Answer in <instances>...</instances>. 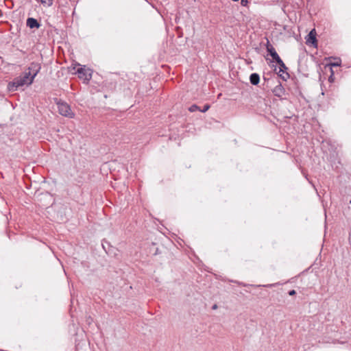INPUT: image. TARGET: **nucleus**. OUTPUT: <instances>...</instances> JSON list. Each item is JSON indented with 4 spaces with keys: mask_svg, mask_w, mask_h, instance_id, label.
Returning a JSON list of instances; mask_svg holds the SVG:
<instances>
[{
    "mask_svg": "<svg viewBox=\"0 0 351 351\" xmlns=\"http://www.w3.org/2000/svg\"><path fill=\"white\" fill-rule=\"evenodd\" d=\"M30 73H24L23 75L18 76L8 84V90L10 92H14L21 88L24 86H29L30 83Z\"/></svg>",
    "mask_w": 351,
    "mask_h": 351,
    "instance_id": "1",
    "label": "nucleus"
},
{
    "mask_svg": "<svg viewBox=\"0 0 351 351\" xmlns=\"http://www.w3.org/2000/svg\"><path fill=\"white\" fill-rule=\"evenodd\" d=\"M189 111H190V112H195V111H197V110H200V108H199L197 105L193 104V105H192V106L189 108Z\"/></svg>",
    "mask_w": 351,
    "mask_h": 351,
    "instance_id": "11",
    "label": "nucleus"
},
{
    "mask_svg": "<svg viewBox=\"0 0 351 351\" xmlns=\"http://www.w3.org/2000/svg\"><path fill=\"white\" fill-rule=\"evenodd\" d=\"M296 294V291L295 290H291L289 291V295H294Z\"/></svg>",
    "mask_w": 351,
    "mask_h": 351,
    "instance_id": "14",
    "label": "nucleus"
},
{
    "mask_svg": "<svg viewBox=\"0 0 351 351\" xmlns=\"http://www.w3.org/2000/svg\"><path fill=\"white\" fill-rule=\"evenodd\" d=\"M77 73L80 79L88 82L91 79V74L88 72L85 68H79L77 70Z\"/></svg>",
    "mask_w": 351,
    "mask_h": 351,
    "instance_id": "6",
    "label": "nucleus"
},
{
    "mask_svg": "<svg viewBox=\"0 0 351 351\" xmlns=\"http://www.w3.org/2000/svg\"><path fill=\"white\" fill-rule=\"evenodd\" d=\"M250 83L253 85H257L260 82V77L258 73H252L250 76Z\"/></svg>",
    "mask_w": 351,
    "mask_h": 351,
    "instance_id": "10",
    "label": "nucleus"
},
{
    "mask_svg": "<svg viewBox=\"0 0 351 351\" xmlns=\"http://www.w3.org/2000/svg\"><path fill=\"white\" fill-rule=\"evenodd\" d=\"M56 104L58 106V112L61 115L69 118L74 117V113L72 112L70 106L67 103L59 101Z\"/></svg>",
    "mask_w": 351,
    "mask_h": 351,
    "instance_id": "2",
    "label": "nucleus"
},
{
    "mask_svg": "<svg viewBox=\"0 0 351 351\" xmlns=\"http://www.w3.org/2000/svg\"><path fill=\"white\" fill-rule=\"evenodd\" d=\"M306 44H311L314 47H317V40L316 38V32L315 29H312L307 36L306 38Z\"/></svg>",
    "mask_w": 351,
    "mask_h": 351,
    "instance_id": "7",
    "label": "nucleus"
},
{
    "mask_svg": "<svg viewBox=\"0 0 351 351\" xmlns=\"http://www.w3.org/2000/svg\"><path fill=\"white\" fill-rule=\"evenodd\" d=\"M40 1H41V3H46V1H45V0H40Z\"/></svg>",
    "mask_w": 351,
    "mask_h": 351,
    "instance_id": "17",
    "label": "nucleus"
},
{
    "mask_svg": "<svg viewBox=\"0 0 351 351\" xmlns=\"http://www.w3.org/2000/svg\"><path fill=\"white\" fill-rule=\"evenodd\" d=\"M272 93L276 97L280 99H283V97L286 95V90L280 83L273 88Z\"/></svg>",
    "mask_w": 351,
    "mask_h": 351,
    "instance_id": "5",
    "label": "nucleus"
},
{
    "mask_svg": "<svg viewBox=\"0 0 351 351\" xmlns=\"http://www.w3.org/2000/svg\"><path fill=\"white\" fill-rule=\"evenodd\" d=\"M266 49L267 51L271 56L274 61H275L276 63L281 62V58H280L275 48L272 46V45L270 43L268 39H267Z\"/></svg>",
    "mask_w": 351,
    "mask_h": 351,
    "instance_id": "4",
    "label": "nucleus"
},
{
    "mask_svg": "<svg viewBox=\"0 0 351 351\" xmlns=\"http://www.w3.org/2000/svg\"><path fill=\"white\" fill-rule=\"evenodd\" d=\"M277 64L279 65V73H285V75H283L282 74H279V76L283 80H287V78L289 77V74L288 73H287V70L288 69V68L287 67V66L285 65V64L283 62V61L281 60V62H277Z\"/></svg>",
    "mask_w": 351,
    "mask_h": 351,
    "instance_id": "8",
    "label": "nucleus"
},
{
    "mask_svg": "<svg viewBox=\"0 0 351 351\" xmlns=\"http://www.w3.org/2000/svg\"><path fill=\"white\" fill-rule=\"evenodd\" d=\"M213 309H217V304H214L212 307Z\"/></svg>",
    "mask_w": 351,
    "mask_h": 351,
    "instance_id": "16",
    "label": "nucleus"
},
{
    "mask_svg": "<svg viewBox=\"0 0 351 351\" xmlns=\"http://www.w3.org/2000/svg\"><path fill=\"white\" fill-rule=\"evenodd\" d=\"M26 24H27V26L31 29H33V28L38 29L40 26V24L38 22V21L34 18H28L27 19Z\"/></svg>",
    "mask_w": 351,
    "mask_h": 351,
    "instance_id": "9",
    "label": "nucleus"
},
{
    "mask_svg": "<svg viewBox=\"0 0 351 351\" xmlns=\"http://www.w3.org/2000/svg\"><path fill=\"white\" fill-rule=\"evenodd\" d=\"M210 108V105L208 104H206L204 106V108L202 110H199V111L202 112H206L208 109Z\"/></svg>",
    "mask_w": 351,
    "mask_h": 351,
    "instance_id": "12",
    "label": "nucleus"
},
{
    "mask_svg": "<svg viewBox=\"0 0 351 351\" xmlns=\"http://www.w3.org/2000/svg\"><path fill=\"white\" fill-rule=\"evenodd\" d=\"M41 69V66L38 62H32L27 68L28 71H25V73H30V83H33L35 77L40 72Z\"/></svg>",
    "mask_w": 351,
    "mask_h": 351,
    "instance_id": "3",
    "label": "nucleus"
},
{
    "mask_svg": "<svg viewBox=\"0 0 351 351\" xmlns=\"http://www.w3.org/2000/svg\"><path fill=\"white\" fill-rule=\"evenodd\" d=\"M332 66H338L340 65V63L339 62H335V63H332L331 64Z\"/></svg>",
    "mask_w": 351,
    "mask_h": 351,
    "instance_id": "15",
    "label": "nucleus"
},
{
    "mask_svg": "<svg viewBox=\"0 0 351 351\" xmlns=\"http://www.w3.org/2000/svg\"><path fill=\"white\" fill-rule=\"evenodd\" d=\"M248 3V1L247 0H241V4L243 5V6H246Z\"/></svg>",
    "mask_w": 351,
    "mask_h": 351,
    "instance_id": "13",
    "label": "nucleus"
},
{
    "mask_svg": "<svg viewBox=\"0 0 351 351\" xmlns=\"http://www.w3.org/2000/svg\"><path fill=\"white\" fill-rule=\"evenodd\" d=\"M233 1H238L239 0H232Z\"/></svg>",
    "mask_w": 351,
    "mask_h": 351,
    "instance_id": "18",
    "label": "nucleus"
}]
</instances>
